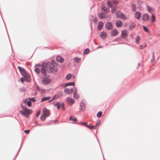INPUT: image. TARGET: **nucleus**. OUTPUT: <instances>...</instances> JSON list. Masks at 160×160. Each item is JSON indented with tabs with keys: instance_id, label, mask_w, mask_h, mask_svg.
I'll return each instance as SVG.
<instances>
[{
	"instance_id": "nucleus-54",
	"label": "nucleus",
	"mask_w": 160,
	"mask_h": 160,
	"mask_svg": "<svg viewBox=\"0 0 160 160\" xmlns=\"http://www.w3.org/2000/svg\"><path fill=\"white\" fill-rule=\"evenodd\" d=\"M158 35L159 36H160V31H159V32L158 33Z\"/></svg>"
},
{
	"instance_id": "nucleus-32",
	"label": "nucleus",
	"mask_w": 160,
	"mask_h": 160,
	"mask_svg": "<svg viewBox=\"0 0 160 160\" xmlns=\"http://www.w3.org/2000/svg\"><path fill=\"white\" fill-rule=\"evenodd\" d=\"M86 127L90 129H95V127L92 125H86Z\"/></svg>"
},
{
	"instance_id": "nucleus-44",
	"label": "nucleus",
	"mask_w": 160,
	"mask_h": 160,
	"mask_svg": "<svg viewBox=\"0 0 160 160\" xmlns=\"http://www.w3.org/2000/svg\"><path fill=\"white\" fill-rule=\"evenodd\" d=\"M81 124L85 126H86V125H88V123L86 122H82Z\"/></svg>"
},
{
	"instance_id": "nucleus-36",
	"label": "nucleus",
	"mask_w": 160,
	"mask_h": 160,
	"mask_svg": "<svg viewBox=\"0 0 160 160\" xmlns=\"http://www.w3.org/2000/svg\"><path fill=\"white\" fill-rule=\"evenodd\" d=\"M77 89L76 88H73L71 90L72 93V92H74V93L75 92H77Z\"/></svg>"
},
{
	"instance_id": "nucleus-5",
	"label": "nucleus",
	"mask_w": 160,
	"mask_h": 160,
	"mask_svg": "<svg viewBox=\"0 0 160 160\" xmlns=\"http://www.w3.org/2000/svg\"><path fill=\"white\" fill-rule=\"evenodd\" d=\"M18 68L20 72L22 74V75L24 76H26L27 75V74L26 72L23 68H22L18 66Z\"/></svg>"
},
{
	"instance_id": "nucleus-47",
	"label": "nucleus",
	"mask_w": 160,
	"mask_h": 160,
	"mask_svg": "<svg viewBox=\"0 0 160 160\" xmlns=\"http://www.w3.org/2000/svg\"><path fill=\"white\" fill-rule=\"evenodd\" d=\"M29 132H30V131L29 130H25L24 131L25 133H27V134H28Z\"/></svg>"
},
{
	"instance_id": "nucleus-46",
	"label": "nucleus",
	"mask_w": 160,
	"mask_h": 160,
	"mask_svg": "<svg viewBox=\"0 0 160 160\" xmlns=\"http://www.w3.org/2000/svg\"><path fill=\"white\" fill-rule=\"evenodd\" d=\"M116 9L115 8H112L111 10V12L112 13H113L116 10Z\"/></svg>"
},
{
	"instance_id": "nucleus-9",
	"label": "nucleus",
	"mask_w": 160,
	"mask_h": 160,
	"mask_svg": "<svg viewBox=\"0 0 160 160\" xmlns=\"http://www.w3.org/2000/svg\"><path fill=\"white\" fill-rule=\"evenodd\" d=\"M118 32L116 29L113 30L111 32V35L112 37L117 36L118 34Z\"/></svg>"
},
{
	"instance_id": "nucleus-45",
	"label": "nucleus",
	"mask_w": 160,
	"mask_h": 160,
	"mask_svg": "<svg viewBox=\"0 0 160 160\" xmlns=\"http://www.w3.org/2000/svg\"><path fill=\"white\" fill-rule=\"evenodd\" d=\"M60 106L62 108L64 109V104L63 103H62L61 105L60 104Z\"/></svg>"
},
{
	"instance_id": "nucleus-56",
	"label": "nucleus",
	"mask_w": 160,
	"mask_h": 160,
	"mask_svg": "<svg viewBox=\"0 0 160 160\" xmlns=\"http://www.w3.org/2000/svg\"><path fill=\"white\" fill-rule=\"evenodd\" d=\"M21 80H22V82H23V80H22V78H21Z\"/></svg>"
},
{
	"instance_id": "nucleus-28",
	"label": "nucleus",
	"mask_w": 160,
	"mask_h": 160,
	"mask_svg": "<svg viewBox=\"0 0 160 160\" xmlns=\"http://www.w3.org/2000/svg\"><path fill=\"white\" fill-rule=\"evenodd\" d=\"M54 104L55 106H57L58 109H59L60 107V104L59 102H58L56 103H54Z\"/></svg>"
},
{
	"instance_id": "nucleus-31",
	"label": "nucleus",
	"mask_w": 160,
	"mask_h": 160,
	"mask_svg": "<svg viewBox=\"0 0 160 160\" xmlns=\"http://www.w3.org/2000/svg\"><path fill=\"white\" fill-rule=\"evenodd\" d=\"M140 39V38L139 36H137L136 37V39H135V42L136 43H137V44H139V42Z\"/></svg>"
},
{
	"instance_id": "nucleus-11",
	"label": "nucleus",
	"mask_w": 160,
	"mask_h": 160,
	"mask_svg": "<svg viewBox=\"0 0 160 160\" xmlns=\"http://www.w3.org/2000/svg\"><path fill=\"white\" fill-rule=\"evenodd\" d=\"M134 16L136 18L139 20L141 17V13L139 12H136L134 14Z\"/></svg>"
},
{
	"instance_id": "nucleus-18",
	"label": "nucleus",
	"mask_w": 160,
	"mask_h": 160,
	"mask_svg": "<svg viewBox=\"0 0 160 160\" xmlns=\"http://www.w3.org/2000/svg\"><path fill=\"white\" fill-rule=\"evenodd\" d=\"M28 99H27L24 101V103H26L27 105L29 107L31 106L32 103L30 101H28Z\"/></svg>"
},
{
	"instance_id": "nucleus-33",
	"label": "nucleus",
	"mask_w": 160,
	"mask_h": 160,
	"mask_svg": "<svg viewBox=\"0 0 160 160\" xmlns=\"http://www.w3.org/2000/svg\"><path fill=\"white\" fill-rule=\"evenodd\" d=\"M102 114V112H99L97 114V117L98 118H100L101 117Z\"/></svg>"
},
{
	"instance_id": "nucleus-2",
	"label": "nucleus",
	"mask_w": 160,
	"mask_h": 160,
	"mask_svg": "<svg viewBox=\"0 0 160 160\" xmlns=\"http://www.w3.org/2000/svg\"><path fill=\"white\" fill-rule=\"evenodd\" d=\"M22 108L23 111L21 110L20 111V113L23 115L27 117H28V115L31 114L32 113V110L29 109H27L26 108L22 106Z\"/></svg>"
},
{
	"instance_id": "nucleus-25",
	"label": "nucleus",
	"mask_w": 160,
	"mask_h": 160,
	"mask_svg": "<svg viewBox=\"0 0 160 160\" xmlns=\"http://www.w3.org/2000/svg\"><path fill=\"white\" fill-rule=\"evenodd\" d=\"M135 24L133 23H132L130 24L129 25V28L131 30L132 29L135 27Z\"/></svg>"
},
{
	"instance_id": "nucleus-13",
	"label": "nucleus",
	"mask_w": 160,
	"mask_h": 160,
	"mask_svg": "<svg viewBox=\"0 0 160 160\" xmlns=\"http://www.w3.org/2000/svg\"><path fill=\"white\" fill-rule=\"evenodd\" d=\"M105 27L108 29H110L112 28V24L110 22L107 23L105 25Z\"/></svg>"
},
{
	"instance_id": "nucleus-40",
	"label": "nucleus",
	"mask_w": 160,
	"mask_h": 160,
	"mask_svg": "<svg viewBox=\"0 0 160 160\" xmlns=\"http://www.w3.org/2000/svg\"><path fill=\"white\" fill-rule=\"evenodd\" d=\"M154 52L152 53V59L151 60V61L152 62L155 60V57L154 56Z\"/></svg>"
},
{
	"instance_id": "nucleus-26",
	"label": "nucleus",
	"mask_w": 160,
	"mask_h": 160,
	"mask_svg": "<svg viewBox=\"0 0 160 160\" xmlns=\"http://www.w3.org/2000/svg\"><path fill=\"white\" fill-rule=\"evenodd\" d=\"M107 5H108L110 7H112V2L110 1H108L107 2Z\"/></svg>"
},
{
	"instance_id": "nucleus-4",
	"label": "nucleus",
	"mask_w": 160,
	"mask_h": 160,
	"mask_svg": "<svg viewBox=\"0 0 160 160\" xmlns=\"http://www.w3.org/2000/svg\"><path fill=\"white\" fill-rule=\"evenodd\" d=\"M51 81V79L49 78L48 76H47L46 77L43 79L42 82L44 84H48L50 83Z\"/></svg>"
},
{
	"instance_id": "nucleus-6",
	"label": "nucleus",
	"mask_w": 160,
	"mask_h": 160,
	"mask_svg": "<svg viewBox=\"0 0 160 160\" xmlns=\"http://www.w3.org/2000/svg\"><path fill=\"white\" fill-rule=\"evenodd\" d=\"M67 102L69 104L72 105L74 102V100L72 98L68 97L66 99Z\"/></svg>"
},
{
	"instance_id": "nucleus-20",
	"label": "nucleus",
	"mask_w": 160,
	"mask_h": 160,
	"mask_svg": "<svg viewBox=\"0 0 160 160\" xmlns=\"http://www.w3.org/2000/svg\"><path fill=\"white\" fill-rule=\"evenodd\" d=\"M50 98H51L50 97H46L43 98H42V99L41 100V102H43L45 101L49 100Z\"/></svg>"
},
{
	"instance_id": "nucleus-7",
	"label": "nucleus",
	"mask_w": 160,
	"mask_h": 160,
	"mask_svg": "<svg viewBox=\"0 0 160 160\" xmlns=\"http://www.w3.org/2000/svg\"><path fill=\"white\" fill-rule=\"evenodd\" d=\"M43 112L44 115L46 116L47 117L49 115L50 112L49 110L46 109V108H44L43 109Z\"/></svg>"
},
{
	"instance_id": "nucleus-34",
	"label": "nucleus",
	"mask_w": 160,
	"mask_h": 160,
	"mask_svg": "<svg viewBox=\"0 0 160 160\" xmlns=\"http://www.w3.org/2000/svg\"><path fill=\"white\" fill-rule=\"evenodd\" d=\"M70 120H72V121L73 122H76L77 121V118H72V117H71L69 118Z\"/></svg>"
},
{
	"instance_id": "nucleus-14",
	"label": "nucleus",
	"mask_w": 160,
	"mask_h": 160,
	"mask_svg": "<svg viewBox=\"0 0 160 160\" xmlns=\"http://www.w3.org/2000/svg\"><path fill=\"white\" fill-rule=\"evenodd\" d=\"M149 18L148 15L147 14H145L142 16V20L144 21H146L148 20Z\"/></svg>"
},
{
	"instance_id": "nucleus-16",
	"label": "nucleus",
	"mask_w": 160,
	"mask_h": 160,
	"mask_svg": "<svg viewBox=\"0 0 160 160\" xmlns=\"http://www.w3.org/2000/svg\"><path fill=\"white\" fill-rule=\"evenodd\" d=\"M103 26V23L102 22H99L98 23V29L99 30H100L102 28V26Z\"/></svg>"
},
{
	"instance_id": "nucleus-12",
	"label": "nucleus",
	"mask_w": 160,
	"mask_h": 160,
	"mask_svg": "<svg viewBox=\"0 0 160 160\" xmlns=\"http://www.w3.org/2000/svg\"><path fill=\"white\" fill-rule=\"evenodd\" d=\"M99 36L102 38L104 39L107 37V34L104 32H102L100 33Z\"/></svg>"
},
{
	"instance_id": "nucleus-53",
	"label": "nucleus",
	"mask_w": 160,
	"mask_h": 160,
	"mask_svg": "<svg viewBox=\"0 0 160 160\" xmlns=\"http://www.w3.org/2000/svg\"><path fill=\"white\" fill-rule=\"evenodd\" d=\"M102 48V46H99L98 47V48Z\"/></svg>"
},
{
	"instance_id": "nucleus-17",
	"label": "nucleus",
	"mask_w": 160,
	"mask_h": 160,
	"mask_svg": "<svg viewBox=\"0 0 160 160\" xmlns=\"http://www.w3.org/2000/svg\"><path fill=\"white\" fill-rule=\"evenodd\" d=\"M57 61L61 62L62 63L64 62V59L63 58L61 57L60 56H58L57 57Z\"/></svg>"
},
{
	"instance_id": "nucleus-35",
	"label": "nucleus",
	"mask_w": 160,
	"mask_h": 160,
	"mask_svg": "<svg viewBox=\"0 0 160 160\" xmlns=\"http://www.w3.org/2000/svg\"><path fill=\"white\" fill-rule=\"evenodd\" d=\"M71 77V75L70 74L67 75L66 77V79L67 80H69Z\"/></svg>"
},
{
	"instance_id": "nucleus-1",
	"label": "nucleus",
	"mask_w": 160,
	"mask_h": 160,
	"mask_svg": "<svg viewBox=\"0 0 160 160\" xmlns=\"http://www.w3.org/2000/svg\"><path fill=\"white\" fill-rule=\"evenodd\" d=\"M40 68L41 73L44 75H46V69L49 72H57L58 70L56 64L53 62H48L43 64L42 66H40Z\"/></svg>"
},
{
	"instance_id": "nucleus-19",
	"label": "nucleus",
	"mask_w": 160,
	"mask_h": 160,
	"mask_svg": "<svg viewBox=\"0 0 160 160\" xmlns=\"http://www.w3.org/2000/svg\"><path fill=\"white\" fill-rule=\"evenodd\" d=\"M105 14L104 13H99L98 14V16L101 19L104 18L105 17V15H104Z\"/></svg>"
},
{
	"instance_id": "nucleus-39",
	"label": "nucleus",
	"mask_w": 160,
	"mask_h": 160,
	"mask_svg": "<svg viewBox=\"0 0 160 160\" xmlns=\"http://www.w3.org/2000/svg\"><path fill=\"white\" fill-rule=\"evenodd\" d=\"M132 9L133 12H135L136 10V7L135 5H132Z\"/></svg>"
},
{
	"instance_id": "nucleus-21",
	"label": "nucleus",
	"mask_w": 160,
	"mask_h": 160,
	"mask_svg": "<svg viewBox=\"0 0 160 160\" xmlns=\"http://www.w3.org/2000/svg\"><path fill=\"white\" fill-rule=\"evenodd\" d=\"M147 46L146 43H143L142 45H141L139 46V48L141 49H142L145 48Z\"/></svg>"
},
{
	"instance_id": "nucleus-51",
	"label": "nucleus",
	"mask_w": 160,
	"mask_h": 160,
	"mask_svg": "<svg viewBox=\"0 0 160 160\" xmlns=\"http://www.w3.org/2000/svg\"><path fill=\"white\" fill-rule=\"evenodd\" d=\"M140 64L138 63L137 65V68H138L140 66Z\"/></svg>"
},
{
	"instance_id": "nucleus-37",
	"label": "nucleus",
	"mask_w": 160,
	"mask_h": 160,
	"mask_svg": "<svg viewBox=\"0 0 160 160\" xmlns=\"http://www.w3.org/2000/svg\"><path fill=\"white\" fill-rule=\"evenodd\" d=\"M90 52V50L89 48H87L86 49L85 51H84V53L85 54H87Z\"/></svg>"
},
{
	"instance_id": "nucleus-50",
	"label": "nucleus",
	"mask_w": 160,
	"mask_h": 160,
	"mask_svg": "<svg viewBox=\"0 0 160 160\" xmlns=\"http://www.w3.org/2000/svg\"><path fill=\"white\" fill-rule=\"evenodd\" d=\"M99 122H97L96 123V125L94 126V127H95V129H96L97 127V126H98V125L99 126Z\"/></svg>"
},
{
	"instance_id": "nucleus-30",
	"label": "nucleus",
	"mask_w": 160,
	"mask_h": 160,
	"mask_svg": "<svg viewBox=\"0 0 160 160\" xmlns=\"http://www.w3.org/2000/svg\"><path fill=\"white\" fill-rule=\"evenodd\" d=\"M74 61L76 62H79L80 61L81 59L80 58H75L73 59Z\"/></svg>"
},
{
	"instance_id": "nucleus-24",
	"label": "nucleus",
	"mask_w": 160,
	"mask_h": 160,
	"mask_svg": "<svg viewBox=\"0 0 160 160\" xmlns=\"http://www.w3.org/2000/svg\"><path fill=\"white\" fill-rule=\"evenodd\" d=\"M72 85L74 86L75 85V84L74 82H70L68 83H67L65 84V87H67L68 86Z\"/></svg>"
},
{
	"instance_id": "nucleus-42",
	"label": "nucleus",
	"mask_w": 160,
	"mask_h": 160,
	"mask_svg": "<svg viewBox=\"0 0 160 160\" xmlns=\"http://www.w3.org/2000/svg\"><path fill=\"white\" fill-rule=\"evenodd\" d=\"M118 2L117 1L113 0V1L112 4L113 3L115 5H116L118 4Z\"/></svg>"
},
{
	"instance_id": "nucleus-27",
	"label": "nucleus",
	"mask_w": 160,
	"mask_h": 160,
	"mask_svg": "<svg viewBox=\"0 0 160 160\" xmlns=\"http://www.w3.org/2000/svg\"><path fill=\"white\" fill-rule=\"evenodd\" d=\"M152 22H153L155 21V17L154 15L153 14H152L151 17Z\"/></svg>"
},
{
	"instance_id": "nucleus-22",
	"label": "nucleus",
	"mask_w": 160,
	"mask_h": 160,
	"mask_svg": "<svg viewBox=\"0 0 160 160\" xmlns=\"http://www.w3.org/2000/svg\"><path fill=\"white\" fill-rule=\"evenodd\" d=\"M64 91L66 94H69L72 93L71 90L67 88H65Z\"/></svg>"
},
{
	"instance_id": "nucleus-29",
	"label": "nucleus",
	"mask_w": 160,
	"mask_h": 160,
	"mask_svg": "<svg viewBox=\"0 0 160 160\" xmlns=\"http://www.w3.org/2000/svg\"><path fill=\"white\" fill-rule=\"evenodd\" d=\"M79 97V95L77 92H75L74 93V98H75L77 99Z\"/></svg>"
},
{
	"instance_id": "nucleus-41",
	"label": "nucleus",
	"mask_w": 160,
	"mask_h": 160,
	"mask_svg": "<svg viewBox=\"0 0 160 160\" xmlns=\"http://www.w3.org/2000/svg\"><path fill=\"white\" fill-rule=\"evenodd\" d=\"M143 27L144 30L146 32H148V28L145 26H143Z\"/></svg>"
},
{
	"instance_id": "nucleus-38",
	"label": "nucleus",
	"mask_w": 160,
	"mask_h": 160,
	"mask_svg": "<svg viewBox=\"0 0 160 160\" xmlns=\"http://www.w3.org/2000/svg\"><path fill=\"white\" fill-rule=\"evenodd\" d=\"M47 117L46 116L42 115L41 117V120L42 121H44Z\"/></svg>"
},
{
	"instance_id": "nucleus-43",
	"label": "nucleus",
	"mask_w": 160,
	"mask_h": 160,
	"mask_svg": "<svg viewBox=\"0 0 160 160\" xmlns=\"http://www.w3.org/2000/svg\"><path fill=\"white\" fill-rule=\"evenodd\" d=\"M29 100V101H32L33 102H34L35 101L34 100V98H28V99Z\"/></svg>"
},
{
	"instance_id": "nucleus-3",
	"label": "nucleus",
	"mask_w": 160,
	"mask_h": 160,
	"mask_svg": "<svg viewBox=\"0 0 160 160\" xmlns=\"http://www.w3.org/2000/svg\"><path fill=\"white\" fill-rule=\"evenodd\" d=\"M115 13L117 16L119 18L124 20H126L127 18V17L121 11H118L117 12V11H116Z\"/></svg>"
},
{
	"instance_id": "nucleus-8",
	"label": "nucleus",
	"mask_w": 160,
	"mask_h": 160,
	"mask_svg": "<svg viewBox=\"0 0 160 160\" xmlns=\"http://www.w3.org/2000/svg\"><path fill=\"white\" fill-rule=\"evenodd\" d=\"M109 12V8H107L106 7H103L101 9V12L105 14H107Z\"/></svg>"
},
{
	"instance_id": "nucleus-57",
	"label": "nucleus",
	"mask_w": 160,
	"mask_h": 160,
	"mask_svg": "<svg viewBox=\"0 0 160 160\" xmlns=\"http://www.w3.org/2000/svg\"><path fill=\"white\" fill-rule=\"evenodd\" d=\"M55 98V97H54L53 98H52V100H53V99H54Z\"/></svg>"
},
{
	"instance_id": "nucleus-48",
	"label": "nucleus",
	"mask_w": 160,
	"mask_h": 160,
	"mask_svg": "<svg viewBox=\"0 0 160 160\" xmlns=\"http://www.w3.org/2000/svg\"><path fill=\"white\" fill-rule=\"evenodd\" d=\"M80 106L81 107V109L83 111L84 110V109H85V106L84 105H83V108L82 107V105L81 104Z\"/></svg>"
},
{
	"instance_id": "nucleus-10",
	"label": "nucleus",
	"mask_w": 160,
	"mask_h": 160,
	"mask_svg": "<svg viewBox=\"0 0 160 160\" xmlns=\"http://www.w3.org/2000/svg\"><path fill=\"white\" fill-rule=\"evenodd\" d=\"M128 33L127 31L123 30L122 31L121 37L123 38L126 37L128 35Z\"/></svg>"
},
{
	"instance_id": "nucleus-55",
	"label": "nucleus",
	"mask_w": 160,
	"mask_h": 160,
	"mask_svg": "<svg viewBox=\"0 0 160 160\" xmlns=\"http://www.w3.org/2000/svg\"><path fill=\"white\" fill-rule=\"evenodd\" d=\"M108 18H109V19H110L111 18V16H109V17L108 15Z\"/></svg>"
},
{
	"instance_id": "nucleus-15",
	"label": "nucleus",
	"mask_w": 160,
	"mask_h": 160,
	"mask_svg": "<svg viewBox=\"0 0 160 160\" xmlns=\"http://www.w3.org/2000/svg\"><path fill=\"white\" fill-rule=\"evenodd\" d=\"M116 25L117 27H120L122 26V24L121 21L118 20L116 22Z\"/></svg>"
},
{
	"instance_id": "nucleus-52",
	"label": "nucleus",
	"mask_w": 160,
	"mask_h": 160,
	"mask_svg": "<svg viewBox=\"0 0 160 160\" xmlns=\"http://www.w3.org/2000/svg\"><path fill=\"white\" fill-rule=\"evenodd\" d=\"M148 7V11H150L152 9V8H150Z\"/></svg>"
},
{
	"instance_id": "nucleus-23",
	"label": "nucleus",
	"mask_w": 160,
	"mask_h": 160,
	"mask_svg": "<svg viewBox=\"0 0 160 160\" xmlns=\"http://www.w3.org/2000/svg\"><path fill=\"white\" fill-rule=\"evenodd\" d=\"M36 66H38V67H39V68H36L35 69V72L38 74L40 72V69H40V66H41L40 65H36Z\"/></svg>"
},
{
	"instance_id": "nucleus-49",
	"label": "nucleus",
	"mask_w": 160,
	"mask_h": 160,
	"mask_svg": "<svg viewBox=\"0 0 160 160\" xmlns=\"http://www.w3.org/2000/svg\"><path fill=\"white\" fill-rule=\"evenodd\" d=\"M40 111H39L38 112H37V117H38V116L40 114Z\"/></svg>"
}]
</instances>
